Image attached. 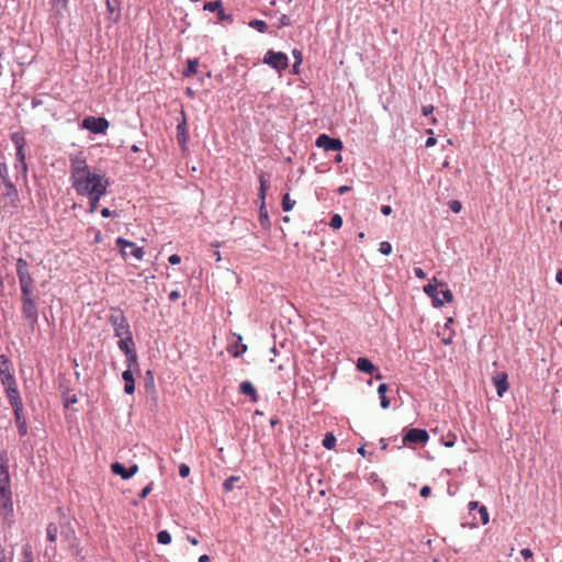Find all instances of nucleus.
<instances>
[{"mask_svg":"<svg viewBox=\"0 0 562 562\" xmlns=\"http://www.w3.org/2000/svg\"><path fill=\"white\" fill-rule=\"evenodd\" d=\"M291 25V19L289 15L286 14H282L280 18H279V24H278V27H284V26H289Z\"/></svg>","mask_w":562,"mask_h":562,"instance_id":"obj_50","label":"nucleus"},{"mask_svg":"<svg viewBox=\"0 0 562 562\" xmlns=\"http://www.w3.org/2000/svg\"><path fill=\"white\" fill-rule=\"evenodd\" d=\"M269 177H270V175L267 172H263V171H261L259 175L260 187H259L258 198L261 202L260 207H259V223H260V226L265 231L270 229V226H271L268 211L266 209V203H265L266 192H267V189L269 188V181H268Z\"/></svg>","mask_w":562,"mask_h":562,"instance_id":"obj_3","label":"nucleus"},{"mask_svg":"<svg viewBox=\"0 0 562 562\" xmlns=\"http://www.w3.org/2000/svg\"><path fill=\"white\" fill-rule=\"evenodd\" d=\"M11 142L14 144L15 149L25 148L26 140L23 134L15 132L11 134Z\"/></svg>","mask_w":562,"mask_h":562,"instance_id":"obj_31","label":"nucleus"},{"mask_svg":"<svg viewBox=\"0 0 562 562\" xmlns=\"http://www.w3.org/2000/svg\"><path fill=\"white\" fill-rule=\"evenodd\" d=\"M116 246L120 248L121 255L123 258H126L128 256L127 251L125 250L126 247H134V243L130 241L123 237H117L115 240Z\"/></svg>","mask_w":562,"mask_h":562,"instance_id":"obj_27","label":"nucleus"},{"mask_svg":"<svg viewBox=\"0 0 562 562\" xmlns=\"http://www.w3.org/2000/svg\"><path fill=\"white\" fill-rule=\"evenodd\" d=\"M15 158H16L18 162H20L21 169L24 172H26L27 171V166H26V162H25V148L16 149Z\"/></svg>","mask_w":562,"mask_h":562,"instance_id":"obj_38","label":"nucleus"},{"mask_svg":"<svg viewBox=\"0 0 562 562\" xmlns=\"http://www.w3.org/2000/svg\"><path fill=\"white\" fill-rule=\"evenodd\" d=\"M181 294L178 290H173L169 293L168 297L171 302H176L178 299H180Z\"/></svg>","mask_w":562,"mask_h":562,"instance_id":"obj_57","label":"nucleus"},{"mask_svg":"<svg viewBox=\"0 0 562 562\" xmlns=\"http://www.w3.org/2000/svg\"><path fill=\"white\" fill-rule=\"evenodd\" d=\"M389 390V386L386 383H381L378 386V394L380 396V405L383 409H387L390 407V400L386 396V392Z\"/></svg>","mask_w":562,"mask_h":562,"instance_id":"obj_23","label":"nucleus"},{"mask_svg":"<svg viewBox=\"0 0 562 562\" xmlns=\"http://www.w3.org/2000/svg\"><path fill=\"white\" fill-rule=\"evenodd\" d=\"M520 554L525 560H527L532 557V551L529 548H524L521 549Z\"/></svg>","mask_w":562,"mask_h":562,"instance_id":"obj_58","label":"nucleus"},{"mask_svg":"<svg viewBox=\"0 0 562 562\" xmlns=\"http://www.w3.org/2000/svg\"><path fill=\"white\" fill-rule=\"evenodd\" d=\"M449 209L453 212V213H459L462 209V204L460 201L458 200H451L449 201Z\"/></svg>","mask_w":562,"mask_h":562,"instance_id":"obj_48","label":"nucleus"},{"mask_svg":"<svg viewBox=\"0 0 562 562\" xmlns=\"http://www.w3.org/2000/svg\"><path fill=\"white\" fill-rule=\"evenodd\" d=\"M70 181L78 195L89 198V212L93 213L102 195L106 193L109 180L103 175L91 172L83 156L70 157Z\"/></svg>","mask_w":562,"mask_h":562,"instance_id":"obj_1","label":"nucleus"},{"mask_svg":"<svg viewBox=\"0 0 562 562\" xmlns=\"http://www.w3.org/2000/svg\"><path fill=\"white\" fill-rule=\"evenodd\" d=\"M436 143H437V139L435 137L430 136L426 139L425 147H427V148L432 147L436 145Z\"/></svg>","mask_w":562,"mask_h":562,"instance_id":"obj_63","label":"nucleus"},{"mask_svg":"<svg viewBox=\"0 0 562 562\" xmlns=\"http://www.w3.org/2000/svg\"><path fill=\"white\" fill-rule=\"evenodd\" d=\"M119 338L120 340L117 341V347L122 352H124V355L136 350L133 334Z\"/></svg>","mask_w":562,"mask_h":562,"instance_id":"obj_17","label":"nucleus"},{"mask_svg":"<svg viewBox=\"0 0 562 562\" xmlns=\"http://www.w3.org/2000/svg\"><path fill=\"white\" fill-rule=\"evenodd\" d=\"M157 541L160 544H169L171 542V535L168 530H160L157 533Z\"/></svg>","mask_w":562,"mask_h":562,"instance_id":"obj_39","label":"nucleus"},{"mask_svg":"<svg viewBox=\"0 0 562 562\" xmlns=\"http://www.w3.org/2000/svg\"><path fill=\"white\" fill-rule=\"evenodd\" d=\"M0 380H1V383H2L5 392H9L10 390H16L18 389L14 374L13 375H9V376L0 378Z\"/></svg>","mask_w":562,"mask_h":562,"instance_id":"obj_28","label":"nucleus"},{"mask_svg":"<svg viewBox=\"0 0 562 562\" xmlns=\"http://www.w3.org/2000/svg\"><path fill=\"white\" fill-rule=\"evenodd\" d=\"M145 389L148 391L149 389H155L154 375L150 370H148L145 374Z\"/></svg>","mask_w":562,"mask_h":562,"instance_id":"obj_45","label":"nucleus"},{"mask_svg":"<svg viewBox=\"0 0 562 562\" xmlns=\"http://www.w3.org/2000/svg\"><path fill=\"white\" fill-rule=\"evenodd\" d=\"M108 12L115 16L112 19L113 22H117L121 16V1L120 0H105Z\"/></svg>","mask_w":562,"mask_h":562,"instance_id":"obj_22","label":"nucleus"},{"mask_svg":"<svg viewBox=\"0 0 562 562\" xmlns=\"http://www.w3.org/2000/svg\"><path fill=\"white\" fill-rule=\"evenodd\" d=\"M122 378L125 382L124 392L128 395L133 394L135 392V381H134V376H133V371L125 370L122 373Z\"/></svg>","mask_w":562,"mask_h":562,"instance_id":"obj_21","label":"nucleus"},{"mask_svg":"<svg viewBox=\"0 0 562 562\" xmlns=\"http://www.w3.org/2000/svg\"><path fill=\"white\" fill-rule=\"evenodd\" d=\"M292 54H293V57L295 58L296 64H301L302 59H303L302 52L295 48V49H293Z\"/></svg>","mask_w":562,"mask_h":562,"instance_id":"obj_59","label":"nucleus"},{"mask_svg":"<svg viewBox=\"0 0 562 562\" xmlns=\"http://www.w3.org/2000/svg\"><path fill=\"white\" fill-rule=\"evenodd\" d=\"M246 351H247V345L241 344L240 346H236V349L233 351V356L240 357Z\"/></svg>","mask_w":562,"mask_h":562,"instance_id":"obj_52","label":"nucleus"},{"mask_svg":"<svg viewBox=\"0 0 562 562\" xmlns=\"http://www.w3.org/2000/svg\"><path fill=\"white\" fill-rule=\"evenodd\" d=\"M13 414H14V422H15L20 437H25L29 432V429H27V423H26L24 408L15 409V411H13Z\"/></svg>","mask_w":562,"mask_h":562,"instance_id":"obj_15","label":"nucleus"},{"mask_svg":"<svg viewBox=\"0 0 562 562\" xmlns=\"http://www.w3.org/2000/svg\"><path fill=\"white\" fill-rule=\"evenodd\" d=\"M109 121L102 116H87L81 122V127L93 134H104L109 128Z\"/></svg>","mask_w":562,"mask_h":562,"instance_id":"obj_7","label":"nucleus"},{"mask_svg":"<svg viewBox=\"0 0 562 562\" xmlns=\"http://www.w3.org/2000/svg\"><path fill=\"white\" fill-rule=\"evenodd\" d=\"M322 445L325 449L327 450H331L335 448L336 446V437L334 436L333 432H326L323 441H322Z\"/></svg>","mask_w":562,"mask_h":562,"instance_id":"obj_34","label":"nucleus"},{"mask_svg":"<svg viewBox=\"0 0 562 562\" xmlns=\"http://www.w3.org/2000/svg\"><path fill=\"white\" fill-rule=\"evenodd\" d=\"M240 480L238 475H231L227 477L222 485V488L225 493L232 492L235 487V484Z\"/></svg>","mask_w":562,"mask_h":562,"instance_id":"obj_30","label":"nucleus"},{"mask_svg":"<svg viewBox=\"0 0 562 562\" xmlns=\"http://www.w3.org/2000/svg\"><path fill=\"white\" fill-rule=\"evenodd\" d=\"M50 4L55 15L64 16V12L68 8V0H52Z\"/></svg>","mask_w":562,"mask_h":562,"instance_id":"obj_24","label":"nucleus"},{"mask_svg":"<svg viewBox=\"0 0 562 562\" xmlns=\"http://www.w3.org/2000/svg\"><path fill=\"white\" fill-rule=\"evenodd\" d=\"M414 274L418 279H426L427 278L425 271L422 268H418V267L414 268Z\"/></svg>","mask_w":562,"mask_h":562,"instance_id":"obj_55","label":"nucleus"},{"mask_svg":"<svg viewBox=\"0 0 562 562\" xmlns=\"http://www.w3.org/2000/svg\"><path fill=\"white\" fill-rule=\"evenodd\" d=\"M57 535H58V528H57V525L54 524V522H49L46 527V536H47V540L49 542H55L56 539H57Z\"/></svg>","mask_w":562,"mask_h":562,"instance_id":"obj_32","label":"nucleus"},{"mask_svg":"<svg viewBox=\"0 0 562 562\" xmlns=\"http://www.w3.org/2000/svg\"><path fill=\"white\" fill-rule=\"evenodd\" d=\"M434 307H441L443 305V301L439 299L438 294L431 297Z\"/></svg>","mask_w":562,"mask_h":562,"instance_id":"obj_61","label":"nucleus"},{"mask_svg":"<svg viewBox=\"0 0 562 562\" xmlns=\"http://www.w3.org/2000/svg\"><path fill=\"white\" fill-rule=\"evenodd\" d=\"M281 205H282V210L284 212H290L294 205H295V201L292 200L290 198V194L289 193H285L283 196H282V202H281Z\"/></svg>","mask_w":562,"mask_h":562,"instance_id":"obj_37","label":"nucleus"},{"mask_svg":"<svg viewBox=\"0 0 562 562\" xmlns=\"http://www.w3.org/2000/svg\"><path fill=\"white\" fill-rule=\"evenodd\" d=\"M457 437L454 434L449 432L446 437H442V443L445 447L451 448L454 446Z\"/></svg>","mask_w":562,"mask_h":562,"instance_id":"obj_44","label":"nucleus"},{"mask_svg":"<svg viewBox=\"0 0 562 562\" xmlns=\"http://www.w3.org/2000/svg\"><path fill=\"white\" fill-rule=\"evenodd\" d=\"M434 112V105L429 104V105H424L422 108V113L424 116H428L429 114H431Z\"/></svg>","mask_w":562,"mask_h":562,"instance_id":"obj_56","label":"nucleus"},{"mask_svg":"<svg viewBox=\"0 0 562 562\" xmlns=\"http://www.w3.org/2000/svg\"><path fill=\"white\" fill-rule=\"evenodd\" d=\"M131 248H132V251L130 252V255L133 256L137 260H142L145 255L144 248L137 247L135 244H134V247H131Z\"/></svg>","mask_w":562,"mask_h":562,"instance_id":"obj_43","label":"nucleus"},{"mask_svg":"<svg viewBox=\"0 0 562 562\" xmlns=\"http://www.w3.org/2000/svg\"><path fill=\"white\" fill-rule=\"evenodd\" d=\"M315 145L323 148L325 151H340L344 144L340 138L330 137L327 134H321L315 140Z\"/></svg>","mask_w":562,"mask_h":562,"instance_id":"obj_8","label":"nucleus"},{"mask_svg":"<svg viewBox=\"0 0 562 562\" xmlns=\"http://www.w3.org/2000/svg\"><path fill=\"white\" fill-rule=\"evenodd\" d=\"M189 474H190V467L186 463H181L179 465V475L181 477H187V476H189Z\"/></svg>","mask_w":562,"mask_h":562,"instance_id":"obj_51","label":"nucleus"},{"mask_svg":"<svg viewBox=\"0 0 562 562\" xmlns=\"http://www.w3.org/2000/svg\"><path fill=\"white\" fill-rule=\"evenodd\" d=\"M4 191L2 195L10 201V204L12 207H18L20 198L16 187L13 184L12 181L7 182L3 184Z\"/></svg>","mask_w":562,"mask_h":562,"instance_id":"obj_14","label":"nucleus"},{"mask_svg":"<svg viewBox=\"0 0 562 562\" xmlns=\"http://www.w3.org/2000/svg\"><path fill=\"white\" fill-rule=\"evenodd\" d=\"M0 515L8 519L13 515L12 491L2 488L0 492Z\"/></svg>","mask_w":562,"mask_h":562,"instance_id":"obj_12","label":"nucleus"},{"mask_svg":"<svg viewBox=\"0 0 562 562\" xmlns=\"http://www.w3.org/2000/svg\"><path fill=\"white\" fill-rule=\"evenodd\" d=\"M479 514H480V518H481V524L486 525L488 522V512L484 505H481L479 507Z\"/></svg>","mask_w":562,"mask_h":562,"instance_id":"obj_47","label":"nucleus"},{"mask_svg":"<svg viewBox=\"0 0 562 562\" xmlns=\"http://www.w3.org/2000/svg\"><path fill=\"white\" fill-rule=\"evenodd\" d=\"M125 356H126V366H127L126 370L134 371V370L138 369V360H137L136 350L132 351L131 353H126Z\"/></svg>","mask_w":562,"mask_h":562,"instance_id":"obj_29","label":"nucleus"},{"mask_svg":"<svg viewBox=\"0 0 562 562\" xmlns=\"http://www.w3.org/2000/svg\"><path fill=\"white\" fill-rule=\"evenodd\" d=\"M248 25L251 29L257 30L259 33H265L268 30V25L263 20L254 19V20L249 21Z\"/></svg>","mask_w":562,"mask_h":562,"instance_id":"obj_35","label":"nucleus"},{"mask_svg":"<svg viewBox=\"0 0 562 562\" xmlns=\"http://www.w3.org/2000/svg\"><path fill=\"white\" fill-rule=\"evenodd\" d=\"M9 169L5 162H0V182L2 184L10 182Z\"/></svg>","mask_w":562,"mask_h":562,"instance_id":"obj_40","label":"nucleus"},{"mask_svg":"<svg viewBox=\"0 0 562 562\" xmlns=\"http://www.w3.org/2000/svg\"><path fill=\"white\" fill-rule=\"evenodd\" d=\"M356 367H357L358 371L366 373V374H373L374 372H376L375 379L376 380L382 379V375L379 372L378 367L374 366L373 362L369 358H366V357L358 358Z\"/></svg>","mask_w":562,"mask_h":562,"instance_id":"obj_13","label":"nucleus"},{"mask_svg":"<svg viewBox=\"0 0 562 562\" xmlns=\"http://www.w3.org/2000/svg\"><path fill=\"white\" fill-rule=\"evenodd\" d=\"M429 440V434L426 429L409 428L403 436L404 446H425Z\"/></svg>","mask_w":562,"mask_h":562,"instance_id":"obj_6","label":"nucleus"},{"mask_svg":"<svg viewBox=\"0 0 562 562\" xmlns=\"http://www.w3.org/2000/svg\"><path fill=\"white\" fill-rule=\"evenodd\" d=\"M493 382L495 384L498 396H503V394L508 390L509 384L507 382V374L505 372L497 373L493 378Z\"/></svg>","mask_w":562,"mask_h":562,"instance_id":"obj_16","label":"nucleus"},{"mask_svg":"<svg viewBox=\"0 0 562 562\" xmlns=\"http://www.w3.org/2000/svg\"><path fill=\"white\" fill-rule=\"evenodd\" d=\"M239 392L244 395L249 396L252 402L258 401L257 390L250 381H243L239 384Z\"/></svg>","mask_w":562,"mask_h":562,"instance_id":"obj_18","label":"nucleus"},{"mask_svg":"<svg viewBox=\"0 0 562 562\" xmlns=\"http://www.w3.org/2000/svg\"><path fill=\"white\" fill-rule=\"evenodd\" d=\"M199 59L192 58L187 60V67L183 69V77H191L198 72Z\"/></svg>","mask_w":562,"mask_h":562,"instance_id":"obj_25","label":"nucleus"},{"mask_svg":"<svg viewBox=\"0 0 562 562\" xmlns=\"http://www.w3.org/2000/svg\"><path fill=\"white\" fill-rule=\"evenodd\" d=\"M262 61L278 71L285 70L289 67L288 55L283 52H274L273 49H269L265 54Z\"/></svg>","mask_w":562,"mask_h":562,"instance_id":"obj_5","label":"nucleus"},{"mask_svg":"<svg viewBox=\"0 0 562 562\" xmlns=\"http://www.w3.org/2000/svg\"><path fill=\"white\" fill-rule=\"evenodd\" d=\"M153 482H149L138 494V497L144 499L148 496V494L153 491Z\"/></svg>","mask_w":562,"mask_h":562,"instance_id":"obj_49","label":"nucleus"},{"mask_svg":"<svg viewBox=\"0 0 562 562\" xmlns=\"http://www.w3.org/2000/svg\"><path fill=\"white\" fill-rule=\"evenodd\" d=\"M379 251L384 256H389L392 252V245L389 241H382L379 245Z\"/></svg>","mask_w":562,"mask_h":562,"instance_id":"obj_46","label":"nucleus"},{"mask_svg":"<svg viewBox=\"0 0 562 562\" xmlns=\"http://www.w3.org/2000/svg\"><path fill=\"white\" fill-rule=\"evenodd\" d=\"M77 402L78 398L76 394L70 395L68 392L63 394V403L66 408H68L72 404H76Z\"/></svg>","mask_w":562,"mask_h":562,"instance_id":"obj_41","label":"nucleus"},{"mask_svg":"<svg viewBox=\"0 0 562 562\" xmlns=\"http://www.w3.org/2000/svg\"><path fill=\"white\" fill-rule=\"evenodd\" d=\"M381 213L385 216L390 215L392 213V207L390 205H382L381 206Z\"/></svg>","mask_w":562,"mask_h":562,"instance_id":"obj_64","label":"nucleus"},{"mask_svg":"<svg viewBox=\"0 0 562 562\" xmlns=\"http://www.w3.org/2000/svg\"><path fill=\"white\" fill-rule=\"evenodd\" d=\"M439 286L441 289V293H442V296H443L442 301L446 302V303H451L453 301V293L448 288L447 283L440 282Z\"/></svg>","mask_w":562,"mask_h":562,"instance_id":"obj_36","label":"nucleus"},{"mask_svg":"<svg viewBox=\"0 0 562 562\" xmlns=\"http://www.w3.org/2000/svg\"><path fill=\"white\" fill-rule=\"evenodd\" d=\"M168 261L170 265H179L181 261V257L177 254L169 256Z\"/></svg>","mask_w":562,"mask_h":562,"instance_id":"obj_54","label":"nucleus"},{"mask_svg":"<svg viewBox=\"0 0 562 562\" xmlns=\"http://www.w3.org/2000/svg\"><path fill=\"white\" fill-rule=\"evenodd\" d=\"M204 11L216 12L217 19L221 22H227L232 24L234 22L233 14L225 12L222 0L209 1L203 4Z\"/></svg>","mask_w":562,"mask_h":562,"instance_id":"obj_10","label":"nucleus"},{"mask_svg":"<svg viewBox=\"0 0 562 562\" xmlns=\"http://www.w3.org/2000/svg\"><path fill=\"white\" fill-rule=\"evenodd\" d=\"M181 121H179L177 125V143L180 146L182 151L188 149V143L190 140L188 124H187V115L184 110H181Z\"/></svg>","mask_w":562,"mask_h":562,"instance_id":"obj_9","label":"nucleus"},{"mask_svg":"<svg viewBox=\"0 0 562 562\" xmlns=\"http://www.w3.org/2000/svg\"><path fill=\"white\" fill-rule=\"evenodd\" d=\"M438 288H440L439 283H437V279L434 278L432 282H430V283H428L427 285L424 286V292L428 296L434 297L435 295L438 294Z\"/></svg>","mask_w":562,"mask_h":562,"instance_id":"obj_33","label":"nucleus"},{"mask_svg":"<svg viewBox=\"0 0 562 562\" xmlns=\"http://www.w3.org/2000/svg\"><path fill=\"white\" fill-rule=\"evenodd\" d=\"M2 488L11 490L9 459L7 452L0 453V492H2Z\"/></svg>","mask_w":562,"mask_h":562,"instance_id":"obj_11","label":"nucleus"},{"mask_svg":"<svg viewBox=\"0 0 562 562\" xmlns=\"http://www.w3.org/2000/svg\"><path fill=\"white\" fill-rule=\"evenodd\" d=\"M12 361L5 355H0V378L13 375Z\"/></svg>","mask_w":562,"mask_h":562,"instance_id":"obj_20","label":"nucleus"},{"mask_svg":"<svg viewBox=\"0 0 562 562\" xmlns=\"http://www.w3.org/2000/svg\"><path fill=\"white\" fill-rule=\"evenodd\" d=\"M344 220L341 215L334 214L330 218L329 226L334 229H339L342 226Z\"/></svg>","mask_w":562,"mask_h":562,"instance_id":"obj_42","label":"nucleus"},{"mask_svg":"<svg viewBox=\"0 0 562 562\" xmlns=\"http://www.w3.org/2000/svg\"><path fill=\"white\" fill-rule=\"evenodd\" d=\"M16 276L21 290V313L30 331H34L38 323V304L35 293L34 279L29 270V263L23 258L16 259Z\"/></svg>","mask_w":562,"mask_h":562,"instance_id":"obj_2","label":"nucleus"},{"mask_svg":"<svg viewBox=\"0 0 562 562\" xmlns=\"http://www.w3.org/2000/svg\"><path fill=\"white\" fill-rule=\"evenodd\" d=\"M5 394H7L8 401L13 411L24 408L23 402H22V398H21V395H20V392L18 389L10 390L9 392H5Z\"/></svg>","mask_w":562,"mask_h":562,"instance_id":"obj_19","label":"nucleus"},{"mask_svg":"<svg viewBox=\"0 0 562 562\" xmlns=\"http://www.w3.org/2000/svg\"><path fill=\"white\" fill-rule=\"evenodd\" d=\"M111 471L115 474L121 476L123 480H128V471L127 468L121 463V462H113L111 464Z\"/></svg>","mask_w":562,"mask_h":562,"instance_id":"obj_26","label":"nucleus"},{"mask_svg":"<svg viewBox=\"0 0 562 562\" xmlns=\"http://www.w3.org/2000/svg\"><path fill=\"white\" fill-rule=\"evenodd\" d=\"M127 471L130 473L128 474V479H131L132 476H134L138 472V465L137 464H133L130 468H127Z\"/></svg>","mask_w":562,"mask_h":562,"instance_id":"obj_62","label":"nucleus"},{"mask_svg":"<svg viewBox=\"0 0 562 562\" xmlns=\"http://www.w3.org/2000/svg\"><path fill=\"white\" fill-rule=\"evenodd\" d=\"M24 561L23 562H34L31 550H23Z\"/></svg>","mask_w":562,"mask_h":562,"instance_id":"obj_60","label":"nucleus"},{"mask_svg":"<svg viewBox=\"0 0 562 562\" xmlns=\"http://www.w3.org/2000/svg\"><path fill=\"white\" fill-rule=\"evenodd\" d=\"M108 322L112 325L115 337L119 338L132 334L128 321L121 308L111 307Z\"/></svg>","mask_w":562,"mask_h":562,"instance_id":"obj_4","label":"nucleus"},{"mask_svg":"<svg viewBox=\"0 0 562 562\" xmlns=\"http://www.w3.org/2000/svg\"><path fill=\"white\" fill-rule=\"evenodd\" d=\"M430 493H431V487H430V486H428V485H424V486L420 488L419 495H420L422 497H425V498H426V497H428V496L430 495Z\"/></svg>","mask_w":562,"mask_h":562,"instance_id":"obj_53","label":"nucleus"}]
</instances>
